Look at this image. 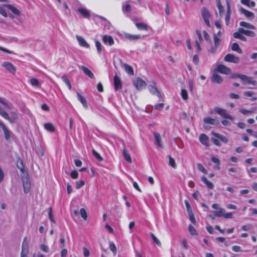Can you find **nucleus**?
<instances>
[{"label":"nucleus","instance_id":"nucleus-1","mask_svg":"<svg viewBox=\"0 0 257 257\" xmlns=\"http://www.w3.org/2000/svg\"><path fill=\"white\" fill-rule=\"evenodd\" d=\"M0 115L8 120L11 123L16 122L19 118V115L17 112L12 111L10 112V115H9L8 113L1 106H0Z\"/></svg>","mask_w":257,"mask_h":257},{"label":"nucleus","instance_id":"nucleus-2","mask_svg":"<svg viewBox=\"0 0 257 257\" xmlns=\"http://www.w3.org/2000/svg\"><path fill=\"white\" fill-rule=\"evenodd\" d=\"M214 110L215 112L225 118H228L231 120H233L234 118V117L228 114L225 109L216 106L214 107Z\"/></svg>","mask_w":257,"mask_h":257},{"label":"nucleus","instance_id":"nucleus-3","mask_svg":"<svg viewBox=\"0 0 257 257\" xmlns=\"http://www.w3.org/2000/svg\"><path fill=\"white\" fill-rule=\"evenodd\" d=\"M2 66L5 68L9 72L15 74L16 72V67L11 62L5 61L2 64Z\"/></svg>","mask_w":257,"mask_h":257},{"label":"nucleus","instance_id":"nucleus-4","mask_svg":"<svg viewBox=\"0 0 257 257\" xmlns=\"http://www.w3.org/2000/svg\"><path fill=\"white\" fill-rule=\"evenodd\" d=\"M201 14L206 25L208 27H210V25L209 19L210 17V14L208 10L205 8H202L201 10Z\"/></svg>","mask_w":257,"mask_h":257},{"label":"nucleus","instance_id":"nucleus-5","mask_svg":"<svg viewBox=\"0 0 257 257\" xmlns=\"http://www.w3.org/2000/svg\"><path fill=\"white\" fill-rule=\"evenodd\" d=\"M133 84L138 90H141L147 85L146 82L140 77H138L133 81Z\"/></svg>","mask_w":257,"mask_h":257},{"label":"nucleus","instance_id":"nucleus-6","mask_svg":"<svg viewBox=\"0 0 257 257\" xmlns=\"http://www.w3.org/2000/svg\"><path fill=\"white\" fill-rule=\"evenodd\" d=\"M225 61L237 64L239 62V58L233 54H228L224 58Z\"/></svg>","mask_w":257,"mask_h":257},{"label":"nucleus","instance_id":"nucleus-7","mask_svg":"<svg viewBox=\"0 0 257 257\" xmlns=\"http://www.w3.org/2000/svg\"><path fill=\"white\" fill-rule=\"evenodd\" d=\"M23 186L24 192L28 193L30 191L31 187L30 179L28 176L23 178Z\"/></svg>","mask_w":257,"mask_h":257},{"label":"nucleus","instance_id":"nucleus-8","mask_svg":"<svg viewBox=\"0 0 257 257\" xmlns=\"http://www.w3.org/2000/svg\"><path fill=\"white\" fill-rule=\"evenodd\" d=\"M216 70L218 72L225 74L231 73V69L229 68L222 64L218 65L216 68Z\"/></svg>","mask_w":257,"mask_h":257},{"label":"nucleus","instance_id":"nucleus-9","mask_svg":"<svg viewBox=\"0 0 257 257\" xmlns=\"http://www.w3.org/2000/svg\"><path fill=\"white\" fill-rule=\"evenodd\" d=\"M114 87L115 91L122 88V84L120 78L116 74L113 77Z\"/></svg>","mask_w":257,"mask_h":257},{"label":"nucleus","instance_id":"nucleus-10","mask_svg":"<svg viewBox=\"0 0 257 257\" xmlns=\"http://www.w3.org/2000/svg\"><path fill=\"white\" fill-rule=\"evenodd\" d=\"M121 142L123 144V151H122L123 156L124 159L128 163H131L132 162L131 157L126 149L125 145L124 142L123 141H121Z\"/></svg>","mask_w":257,"mask_h":257},{"label":"nucleus","instance_id":"nucleus-11","mask_svg":"<svg viewBox=\"0 0 257 257\" xmlns=\"http://www.w3.org/2000/svg\"><path fill=\"white\" fill-rule=\"evenodd\" d=\"M120 64L121 65V66L124 68L125 71L130 75H134V69H133V68L127 64H125V63H123L122 61L121 60H120Z\"/></svg>","mask_w":257,"mask_h":257},{"label":"nucleus","instance_id":"nucleus-12","mask_svg":"<svg viewBox=\"0 0 257 257\" xmlns=\"http://www.w3.org/2000/svg\"><path fill=\"white\" fill-rule=\"evenodd\" d=\"M204 123L210 124L214 125H218L219 124V121L217 119L212 118L210 117H207L204 118Z\"/></svg>","mask_w":257,"mask_h":257},{"label":"nucleus","instance_id":"nucleus-13","mask_svg":"<svg viewBox=\"0 0 257 257\" xmlns=\"http://www.w3.org/2000/svg\"><path fill=\"white\" fill-rule=\"evenodd\" d=\"M155 144L156 146L163 148V144L162 143L161 136L158 132H154Z\"/></svg>","mask_w":257,"mask_h":257},{"label":"nucleus","instance_id":"nucleus-14","mask_svg":"<svg viewBox=\"0 0 257 257\" xmlns=\"http://www.w3.org/2000/svg\"><path fill=\"white\" fill-rule=\"evenodd\" d=\"M103 42L106 45L111 46L114 44V40L111 36L104 35L102 37Z\"/></svg>","mask_w":257,"mask_h":257},{"label":"nucleus","instance_id":"nucleus-15","mask_svg":"<svg viewBox=\"0 0 257 257\" xmlns=\"http://www.w3.org/2000/svg\"><path fill=\"white\" fill-rule=\"evenodd\" d=\"M227 5V14L225 17V22L227 25H228L230 18L231 8L229 0H226Z\"/></svg>","mask_w":257,"mask_h":257},{"label":"nucleus","instance_id":"nucleus-16","mask_svg":"<svg viewBox=\"0 0 257 257\" xmlns=\"http://www.w3.org/2000/svg\"><path fill=\"white\" fill-rule=\"evenodd\" d=\"M0 103L3 104L5 108L8 110H11L12 109V104L5 98H2L0 97Z\"/></svg>","mask_w":257,"mask_h":257},{"label":"nucleus","instance_id":"nucleus-17","mask_svg":"<svg viewBox=\"0 0 257 257\" xmlns=\"http://www.w3.org/2000/svg\"><path fill=\"white\" fill-rule=\"evenodd\" d=\"M3 131L5 138L6 141H8L12 137V133L11 132L4 124L1 127Z\"/></svg>","mask_w":257,"mask_h":257},{"label":"nucleus","instance_id":"nucleus-18","mask_svg":"<svg viewBox=\"0 0 257 257\" xmlns=\"http://www.w3.org/2000/svg\"><path fill=\"white\" fill-rule=\"evenodd\" d=\"M149 90L153 94H156L159 98L162 97V95L158 89L154 85H150L148 86Z\"/></svg>","mask_w":257,"mask_h":257},{"label":"nucleus","instance_id":"nucleus-19","mask_svg":"<svg viewBox=\"0 0 257 257\" xmlns=\"http://www.w3.org/2000/svg\"><path fill=\"white\" fill-rule=\"evenodd\" d=\"M240 12L249 19H253L254 17V15L253 13L249 12L243 8H241L240 9Z\"/></svg>","mask_w":257,"mask_h":257},{"label":"nucleus","instance_id":"nucleus-20","mask_svg":"<svg viewBox=\"0 0 257 257\" xmlns=\"http://www.w3.org/2000/svg\"><path fill=\"white\" fill-rule=\"evenodd\" d=\"M211 81L214 83L220 84L222 82L223 79L220 75L214 72L211 77Z\"/></svg>","mask_w":257,"mask_h":257},{"label":"nucleus","instance_id":"nucleus-21","mask_svg":"<svg viewBox=\"0 0 257 257\" xmlns=\"http://www.w3.org/2000/svg\"><path fill=\"white\" fill-rule=\"evenodd\" d=\"M208 140L209 138L204 134H201L199 136V141L203 145L206 147L209 146V144H208Z\"/></svg>","mask_w":257,"mask_h":257},{"label":"nucleus","instance_id":"nucleus-22","mask_svg":"<svg viewBox=\"0 0 257 257\" xmlns=\"http://www.w3.org/2000/svg\"><path fill=\"white\" fill-rule=\"evenodd\" d=\"M76 38L77 39V41H78L79 45L81 46L87 48L89 47V44L86 42V41L83 37L79 36H76Z\"/></svg>","mask_w":257,"mask_h":257},{"label":"nucleus","instance_id":"nucleus-23","mask_svg":"<svg viewBox=\"0 0 257 257\" xmlns=\"http://www.w3.org/2000/svg\"><path fill=\"white\" fill-rule=\"evenodd\" d=\"M5 7L9 9L10 10H11L12 13L17 15V16H20L21 15V13L19 10H18L16 8H15L14 6H13L12 5H4Z\"/></svg>","mask_w":257,"mask_h":257},{"label":"nucleus","instance_id":"nucleus-24","mask_svg":"<svg viewBox=\"0 0 257 257\" xmlns=\"http://www.w3.org/2000/svg\"><path fill=\"white\" fill-rule=\"evenodd\" d=\"M212 134L214 137L217 138V139L220 140L223 143H227L228 139L226 137H225L223 135H221L219 134L216 133L215 132H212Z\"/></svg>","mask_w":257,"mask_h":257},{"label":"nucleus","instance_id":"nucleus-25","mask_svg":"<svg viewBox=\"0 0 257 257\" xmlns=\"http://www.w3.org/2000/svg\"><path fill=\"white\" fill-rule=\"evenodd\" d=\"M78 12L81 14L84 18H88L90 17V14L89 11L87 10L80 8L77 9Z\"/></svg>","mask_w":257,"mask_h":257},{"label":"nucleus","instance_id":"nucleus-26","mask_svg":"<svg viewBox=\"0 0 257 257\" xmlns=\"http://www.w3.org/2000/svg\"><path fill=\"white\" fill-rule=\"evenodd\" d=\"M76 93H77V95L78 100L81 102V103L82 104L83 106L85 108H88L87 101H86V99L85 98V97L84 96H83L82 95H81V94L80 93H79L78 92H77Z\"/></svg>","mask_w":257,"mask_h":257},{"label":"nucleus","instance_id":"nucleus-27","mask_svg":"<svg viewBox=\"0 0 257 257\" xmlns=\"http://www.w3.org/2000/svg\"><path fill=\"white\" fill-rule=\"evenodd\" d=\"M81 68L83 72L89 77H90L91 79H93L94 78V76L93 73L87 67L84 66H81Z\"/></svg>","mask_w":257,"mask_h":257},{"label":"nucleus","instance_id":"nucleus-28","mask_svg":"<svg viewBox=\"0 0 257 257\" xmlns=\"http://www.w3.org/2000/svg\"><path fill=\"white\" fill-rule=\"evenodd\" d=\"M124 36L125 38L131 41H135L141 38V35H132L130 34H125Z\"/></svg>","mask_w":257,"mask_h":257},{"label":"nucleus","instance_id":"nucleus-29","mask_svg":"<svg viewBox=\"0 0 257 257\" xmlns=\"http://www.w3.org/2000/svg\"><path fill=\"white\" fill-rule=\"evenodd\" d=\"M201 180L203 182L204 184L207 186V187L210 189H212L214 188L213 184L210 181H209L206 177L202 176L201 178Z\"/></svg>","mask_w":257,"mask_h":257},{"label":"nucleus","instance_id":"nucleus-30","mask_svg":"<svg viewBox=\"0 0 257 257\" xmlns=\"http://www.w3.org/2000/svg\"><path fill=\"white\" fill-rule=\"evenodd\" d=\"M239 25L240 26L247 28V29H253V30H254L255 29V27L253 25H252L249 23L243 22V21L240 22L239 23Z\"/></svg>","mask_w":257,"mask_h":257},{"label":"nucleus","instance_id":"nucleus-31","mask_svg":"<svg viewBox=\"0 0 257 257\" xmlns=\"http://www.w3.org/2000/svg\"><path fill=\"white\" fill-rule=\"evenodd\" d=\"M225 212V210L224 208H219L217 210L213 212V213L215 216L222 217L224 213Z\"/></svg>","mask_w":257,"mask_h":257},{"label":"nucleus","instance_id":"nucleus-32","mask_svg":"<svg viewBox=\"0 0 257 257\" xmlns=\"http://www.w3.org/2000/svg\"><path fill=\"white\" fill-rule=\"evenodd\" d=\"M231 49L232 51H236L239 54H242V53L241 49L239 47L238 44L236 43H234L232 44Z\"/></svg>","mask_w":257,"mask_h":257},{"label":"nucleus","instance_id":"nucleus-33","mask_svg":"<svg viewBox=\"0 0 257 257\" xmlns=\"http://www.w3.org/2000/svg\"><path fill=\"white\" fill-rule=\"evenodd\" d=\"M44 127L47 130L51 132H53L55 131V127L54 125L51 123H46L44 124Z\"/></svg>","mask_w":257,"mask_h":257},{"label":"nucleus","instance_id":"nucleus-34","mask_svg":"<svg viewBox=\"0 0 257 257\" xmlns=\"http://www.w3.org/2000/svg\"><path fill=\"white\" fill-rule=\"evenodd\" d=\"M61 79L63 80V81L66 84L69 90H71L72 88L71 83L69 80L66 77L65 75H63L61 77Z\"/></svg>","mask_w":257,"mask_h":257},{"label":"nucleus","instance_id":"nucleus-35","mask_svg":"<svg viewBox=\"0 0 257 257\" xmlns=\"http://www.w3.org/2000/svg\"><path fill=\"white\" fill-rule=\"evenodd\" d=\"M136 27L140 30H147L148 26L146 24L141 23H137L136 24Z\"/></svg>","mask_w":257,"mask_h":257},{"label":"nucleus","instance_id":"nucleus-36","mask_svg":"<svg viewBox=\"0 0 257 257\" xmlns=\"http://www.w3.org/2000/svg\"><path fill=\"white\" fill-rule=\"evenodd\" d=\"M30 83L32 86L35 87H39L40 86L38 80L35 78H32L30 79Z\"/></svg>","mask_w":257,"mask_h":257},{"label":"nucleus","instance_id":"nucleus-37","mask_svg":"<svg viewBox=\"0 0 257 257\" xmlns=\"http://www.w3.org/2000/svg\"><path fill=\"white\" fill-rule=\"evenodd\" d=\"M17 168L22 172H24V167L23 162L21 159H19L17 163Z\"/></svg>","mask_w":257,"mask_h":257},{"label":"nucleus","instance_id":"nucleus-38","mask_svg":"<svg viewBox=\"0 0 257 257\" xmlns=\"http://www.w3.org/2000/svg\"><path fill=\"white\" fill-rule=\"evenodd\" d=\"M92 153L95 158L99 162L103 160L102 157L94 149L92 150Z\"/></svg>","mask_w":257,"mask_h":257},{"label":"nucleus","instance_id":"nucleus-39","mask_svg":"<svg viewBox=\"0 0 257 257\" xmlns=\"http://www.w3.org/2000/svg\"><path fill=\"white\" fill-rule=\"evenodd\" d=\"M217 7L218 9L220 15H221L224 12V8L221 5V1L220 0L217 1Z\"/></svg>","mask_w":257,"mask_h":257},{"label":"nucleus","instance_id":"nucleus-40","mask_svg":"<svg viewBox=\"0 0 257 257\" xmlns=\"http://www.w3.org/2000/svg\"><path fill=\"white\" fill-rule=\"evenodd\" d=\"M80 213L82 218L84 220H87V213L84 208H81L80 210Z\"/></svg>","mask_w":257,"mask_h":257},{"label":"nucleus","instance_id":"nucleus-41","mask_svg":"<svg viewBox=\"0 0 257 257\" xmlns=\"http://www.w3.org/2000/svg\"><path fill=\"white\" fill-rule=\"evenodd\" d=\"M213 40L214 46L216 47H218L220 43L221 40L217 36V35L216 34H215L213 36Z\"/></svg>","mask_w":257,"mask_h":257},{"label":"nucleus","instance_id":"nucleus-42","mask_svg":"<svg viewBox=\"0 0 257 257\" xmlns=\"http://www.w3.org/2000/svg\"><path fill=\"white\" fill-rule=\"evenodd\" d=\"M150 235L154 241L157 245L158 246H161V243L160 240L155 236V235L153 233H150Z\"/></svg>","mask_w":257,"mask_h":257},{"label":"nucleus","instance_id":"nucleus-43","mask_svg":"<svg viewBox=\"0 0 257 257\" xmlns=\"http://www.w3.org/2000/svg\"><path fill=\"white\" fill-rule=\"evenodd\" d=\"M188 230L192 235H195L197 234L196 229L191 224L188 226Z\"/></svg>","mask_w":257,"mask_h":257},{"label":"nucleus","instance_id":"nucleus-44","mask_svg":"<svg viewBox=\"0 0 257 257\" xmlns=\"http://www.w3.org/2000/svg\"><path fill=\"white\" fill-rule=\"evenodd\" d=\"M109 248L113 252V254L115 255L117 251V248L113 242H109Z\"/></svg>","mask_w":257,"mask_h":257},{"label":"nucleus","instance_id":"nucleus-45","mask_svg":"<svg viewBox=\"0 0 257 257\" xmlns=\"http://www.w3.org/2000/svg\"><path fill=\"white\" fill-rule=\"evenodd\" d=\"M48 215H49V218L50 220V221L53 223H55V221L54 219L53 213H52V209L51 207H50L49 208V212H48Z\"/></svg>","mask_w":257,"mask_h":257},{"label":"nucleus","instance_id":"nucleus-46","mask_svg":"<svg viewBox=\"0 0 257 257\" xmlns=\"http://www.w3.org/2000/svg\"><path fill=\"white\" fill-rule=\"evenodd\" d=\"M29 252V245H22L21 254H28Z\"/></svg>","mask_w":257,"mask_h":257},{"label":"nucleus","instance_id":"nucleus-47","mask_svg":"<svg viewBox=\"0 0 257 257\" xmlns=\"http://www.w3.org/2000/svg\"><path fill=\"white\" fill-rule=\"evenodd\" d=\"M169 165L171 166L173 168H176V164L175 161V160L170 156H169Z\"/></svg>","mask_w":257,"mask_h":257},{"label":"nucleus","instance_id":"nucleus-48","mask_svg":"<svg viewBox=\"0 0 257 257\" xmlns=\"http://www.w3.org/2000/svg\"><path fill=\"white\" fill-rule=\"evenodd\" d=\"M85 184V182L83 180H79L76 182V188L77 189H80Z\"/></svg>","mask_w":257,"mask_h":257},{"label":"nucleus","instance_id":"nucleus-49","mask_svg":"<svg viewBox=\"0 0 257 257\" xmlns=\"http://www.w3.org/2000/svg\"><path fill=\"white\" fill-rule=\"evenodd\" d=\"M198 169L204 174H206L207 173V170L204 168L203 165L200 163L197 164Z\"/></svg>","mask_w":257,"mask_h":257},{"label":"nucleus","instance_id":"nucleus-50","mask_svg":"<svg viewBox=\"0 0 257 257\" xmlns=\"http://www.w3.org/2000/svg\"><path fill=\"white\" fill-rule=\"evenodd\" d=\"M95 45L97 48V52L99 54H100L102 50V46L101 43L98 41H95Z\"/></svg>","mask_w":257,"mask_h":257},{"label":"nucleus","instance_id":"nucleus-51","mask_svg":"<svg viewBox=\"0 0 257 257\" xmlns=\"http://www.w3.org/2000/svg\"><path fill=\"white\" fill-rule=\"evenodd\" d=\"M181 96L182 98L184 100L188 99V93L186 89H182L181 90Z\"/></svg>","mask_w":257,"mask_h":257},{"label":"nucleus","instance_id":"nucleus-52","mask_svg":"<svg viewBox=\"0 0 257 257\" xmlns=\"http://www.w3.org/2000/svg\"><path fill=\"white\" fill-rule=\"evenodd\" d=\"M188 214L189 215V218H190L191 222L193 224H195L196 220H195V217L194 216L192 211H190V212L188 213Z\"/></svg>","mask_w":257,"mask_h":257},{"label":"nucleus","instance_id":"nucleus-53","mask_svg":"<svg viewBox=\"0 0 257 257\" xmlns=\"http://www.w3.org/2000/svg\"><path fill=\"white\" fill-rule=\"evenodd\" d=\"M70 176L72 179H77L78 177V173L76 170H73L70 174Z\"/></svg>","mask_w":257,"mask_h":257},{"label":"nucleus","instance_id":"nucleus-54","mask_svg":"<svg viewBox=\"0 0 257 257\" xmlns=\"http://www.w3.org/2000/svg\"><path fill=\"white\" fill-rule=\"evenodd\" d=\"M40 248L42 250H43V251H44L45 252H48L49 251L48 246L45 244H41L40 246Z\"/></svg>","mask_w":257,"mask_h":257},{"label":"nucleus","instance_id":"nucleus-55","mask_svg":"<svg viewBox=\"0 0 257 257\" xmlns=\"http://www.w3.org/2000/svg\"><path fill=\"white\" fill-rule=\"evenodd\" d=\"M132 10L131 6L130 4H126L124 7H123L122 11L123 12H130Z\"/></svg>","mask_w":257,"mask_h":257},{"label":"nucleus","instance_id":"nucleus-56","mask_svg":"<svg viewBox=\"0 0 257 257\" xmlns=\"http://www.w3.org/2000/svg\"><path fill=\"white\" fill-rule=\"evenodd\" d=\"M251 228H252L251 225L250 224H248L247 225L242 226L241 227V229L244 231H248L250 229H251Z\"/></svg>","mask_w":257,"mask_h":257},{"label":"nucleus","instance_id":"nucleus-57","mask_svg":"<svg viewBox=\"0 0 257 257\" xmlns=\"http://www.w3.org/2000/svg\"><path fill=\"white\" fill-rule=\"evenodd\" d=\"M219 139H217V138H211V141L215 145H216L217 146H221V144L220 143L219 140Z\"/></svg>","mask_w":257,"mask_h":257},{"label":"nucleus","instance_id":"nucleus-58","mask_svg":"<svg viewBox=\"0 0 257 257\" xmlns=\"http://www.w3.org/2000/svg\"><path fill=\"white\" fill-rule=\"evenodd\" d=\"M240 112L242 113L243 114H246L248 113H252L254 112V109H250V110H246V109H241L240 110Z\"/></svg>","mask_w":257,"mask_h":257},{"label":"nucleus","instance_id":"nucleus-59","mask_svg":"<svg viewBox=\"0 0 257 257\" xmlns=\"http://www.w3.org/2000/svg\"><path fill=\"white\" fill-rule=\"evenodd\" d=\"M245 35L251 37H254L255 36V34L254 32L249 31V30H246L245 32Z\"/></svg>","mask_w":257,"mask_h":257},{"label":"nucleus","instance_id":"nucleus-60","mask_svg":"<svg viewBox=\"0 0 257 257\" xmlns=\"http://www.w3.org/2000/svg\"><path fill=\"white\" fill-rule=\"evenodd\" d=\"M246 82L247 84H252L255 85L256 84V81L252 80V78L248 76V79H246Z\"/></svg>","mask_w":257,"mask_h":257},{"label":"nucleus","instance_id":"nucleus-61","mask_svg":"<svg viewBox=\"0 0 257 257\" xmlns=\"http://www.w3.org/2000/svg\"><path fill=\"white\" fill-rule=\"evenodd\" d=\"M62 249L61 251V257H66L68 253L67 249L65 248H63Z\"/></svg>","mask_w":257,"mask_h":257},{"label":"nucleus","instance_id":"nucleus-62","mask_svg":"<svg viewBox=\"0 0 257 257\" xmlns=\"http://www.w3.org/2000/svg\"><path fill=\"white\" fill-rule=\"evenodd\" d=\"M185 206L186 207V208L187 209L188 212H190V211H192L191 207V205H190L189 202L186 200L184 201Z\"/></svg>","mask_w":257,"mask_h":257},{"label":"nucleus","instance_id":"nucleus-63","mask_svg":"<svg viewBox=\"0 0 257 257\" xmlns=\"http://www.w3.org/2000/svg\"><path fill=\"white\" fill-rule=\"evenodd\" d=\"M83 254H84V256L85 257H88L90 255V252H89V250L86 247H84L83 248Z\"/></svg>","mask_w":257,"mask_h":257},{"label":"nucleus","instance_id":"nucleus-64","mask_svg":"<svg viewBox=\"0 0 257 257\" xmlns=\"http://www.w3.org/2000/svg\"><path fill=\"white\" fill-rule=\"evenodd\" d=\"M237 76L243 82H246V79H248V76L245 75L240 74V75H238Z\"/></svg>","mask_w":257,"mask_h":257}]
</instances>
